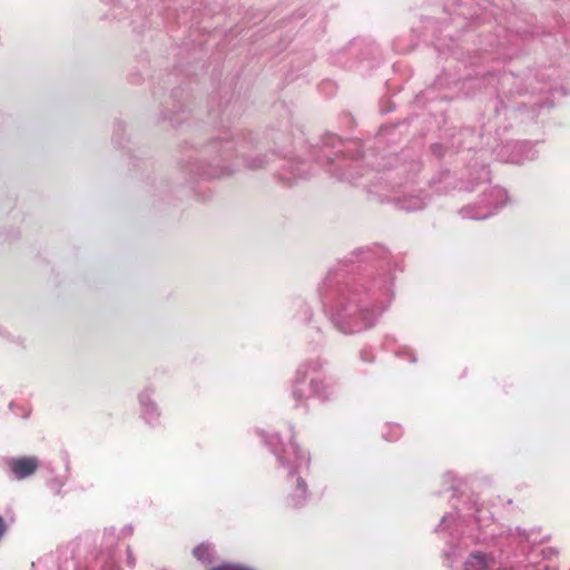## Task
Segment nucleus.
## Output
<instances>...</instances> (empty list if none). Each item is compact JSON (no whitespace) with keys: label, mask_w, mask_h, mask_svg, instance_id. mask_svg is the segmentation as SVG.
I'll return each mask as SVG.
<instances>
[{"label":"nucleus","mask_w":570,"mask_h":570,"mask_svg":"<svg viewBox=\"0 0 570 570\" xmlns=\"http://www.w3.org/2000/svg\"><path fill=\"white\" fill-rule=\"evenodd\" d=\"M325 313L342 333L353 334L372 327L393 298L391 282L326 283L321 293Z\"/></svg>","instance_id":"f257e3e1"},{"label":"nucleus","mask_w":570,"mask_h":570,"mask_svg":"<svg viewBox=\"0 0 570 570\" xmlns=\"http://www.w3.org/2000/svg\"><path fill=\"white\" fill-rule=\"evenodd\" d=\"M267 445L277 458L279 464L287 470L288 476L295 478L296 489L289 495L293 507H301L307 499V485L303 479V474L308 470L311 458L307 453L299 449L293 441L292 431L289 430L288 443H284L278 433H274L266 439Z\"/></svg>","instance_id":"f03ea898"},{"label":"nucleus","mask_w":570,"mask_h":570,"mask_svg":"<svg viewBox=\"0 0 570 570\" xmlns=\"http://www.w3.org/2000/svg\"><path fill=\"white\" fill-rule=\"evenodd\" d=\"M334 394V385L324 376L320 360H309L298 366L292 387V396L297 406L311 397L325 402Z\"/></svg>","instance_id":"7ed1b4c3"},{"label":"nucleus","mask_w":570,"mask_h":570,"mask_svg":"<svg viewBox=\"0 0 570 570\" xmlns=\"http://www.w3.org/2000/svg\"><path fill=\"white\" fill-rule=\"evenodd\" d=\"M507 200L508 195L505 189L498 186H491L483 191L478 206H466L461 209L460 214L463 218L468 219H485L503 207L507 204Z\"/></svg>","instance_id":"20e7f679"},{"label":"nucleus","mask_w":570,"mask_h":570,"mask_svg":"<svg viewBox=\"0 0 570 570\" xmlns=\"http://www.w3.org/2000/svg\"><path fill=\"white\" fill-rule=\"evenodd\" d=\"M139 414L142 421L150 426H158L161 423V411L155 400V389L144 387L138 393Z\"/></svg>","instance_id":"39448f33"},{"label":"nucleus","mask_w":570,"mask_h":570,"mask_svg":"<svg viewBox=\"0 0 570 570\" xmlns=\"http://www.w3.org/2000/svg\"><path fill=\"white\" fill-rule=\"evenodd\" d=\"M537 150L528 141L514 142L502 148L501 158L512 164H523L537 157Z\"/></svg>","instance_id":"423d86ee"},{"label":"nucleus","mask_w":570,"mask_h":570,"mask_svg":"<svg viewBox=\"0 0 570 570\" xmlns=\"http://www.w3.org/2000/svg\"><path fill=\"white\" fill-rule=\"evenodd\" d=\"M517 534L522 543H527L529 548H531L530 552L521 560L517 570H549L548 567L538 568L535 563L540 559V553L533 548L537 543V535L532 531H525L521 529H517Z\"/></svg>","instance_id":"0eeeda50"},{"label":"nucleus","mask_w":570,"mask_h":570,"mask_svg":"<svg viewBox=\"0 0 570 570\" xmlns=\"http://www.w3.org/2000/svg\"><path fill=\"white\" fill-rule=\"evenodd\" d=\"M7 465L16 480H23L36 472L39 461L35 456L11 458L7 461Z\"/></svg>","instance_id":"6e6552de"},{"label":"nucleus","mask_w":570,"mask_h":570,"mask_svg":"<svg viewBox=\"0 0 570 570\" xmlns=\"http://www.w3.org/2000/svg\"><path fill=\"white\" fill-rule=\"evenodd\" d=\"M497 561L481 552H473L464 563V570H499Z\"/></svg>","instance_id":"1a4fd4ad"},{"label":"nucleus","mask_w":570,"mask_h":570,"mask_svg":"<svg viewBox=\"0 0 570 570\" xmlns=\"http://www.w3.org/2000/svg\"><path fill=\"white\" fill-rule=\"evenodd\" d=\"M193 554L202 563L209 564L214 561L215 550L209 543H200L194 548Z\"/></svg>","instance_id":"9d476101"},{"label":"nucleus","mask_w":570,"mask_h":570,"mask_svg":"<svg viewBox=\"0 0 570 570\" xmlns=\"http://www.w3.org/2000/svg\"><path fill=\"white\" fill-rule=\"evenodd\" d=\"M425 204V198L422 196H406L400 200V208L406 212H413L422 209Z\"/></svg>","instance_id":"9b49d317"},{"label":"nucleus","mask_w":570,"mask_h":570,"mask_svg":"<svg viewBox=\"0 0 570 570\" xmlns=\"http://www.w3.org/2000/svg\"><path fill=\"white\" fill-rule=\"evenodd\" d=\"M473 522L480 528H487L493 519L492 512L484 508H475L474 513L472 514Z\"/></svg>","instance_id":"f8f14e48"},{"label":"nucleus","mask_w":570,"mask_h":570,"mask_svg":"<svg viewBox=\"0 0 570 570\" xmlns=\"http://www.w3.org/2000/svg\"><path fill=\"white\" fill-rule=\"evenodd\" d=\"M452 527L454 528V532H460L459 528L461 524L459 523L456 513H449L444 515L438 527V531L451 530ZM451 535H453V531H451Z\"/></svg>","instance_id":"ddd939ff"},{"label":"nucleus","mask_w":570,"mask_h":570,"mask_svg":"<svg viewBox=\"0 0 570 570\" xmlns=\"http://www.w3.org/2000/svg\"><path fill=\"white\" fill-rule=\"evenodd\" d=\"M245 166L249 169H258L267 163L265 155H256L253 159L244 156Z\"/></svg>","instance_id":"4468645a"},{"label":"nucleus","mask_w":570,"mask_h":570,"mask_svg":"<svg viewBox=\"0 0 570 570\" xmlns=\"http://www.w3.org/2000/svg\"><path fill=\"white\" fill-rule=\"evenodd\" d=\"M234 153H236V147L233 141H225L219 147V156L222 160H228Z\"/></svg>","instance_id":"2eb2a0df"},{"label":"nucleus","mask_w":570,"mask_h":570,"mask_svg":"<svg viewBox=\"0 0 570 570\" xmlns=\"http://www.w3.org/2000/svg\"><path fill=\"white\" fill-rule=\"evenodd\" d=\"M444 556L450 562H454L461 556V552L454 544L449 543L448 548L444 550Z\"/></svg>","instance_id":"dca6fc26"},{"label":"nucleus","mask_w":570,"mask_h":570,"mask_svg":"<svg viewBox=\"0 0 570 570\" xmlns=\"http://www.w3.org/2000/svg\"><path fill=\"white\" fill-rule=\"evenodd\" d=\"M233 171H234V168L222 167L218 170L205 173V176H207L208 178H216V177H223V176L229 175Z\"/></svg>","instance_id":"f3484780"},{"label":"nucleus","mask_w":570,"mask_h":570,"mask_svg":"<svg viewBox=\"0 0 570 570\" xmlns=\"http://www.w3.org/2000/svg\"><path fill=\"white\" fill-rule=\"evenodd\" d=\"M212 570H254V569L242 566V564H223V566L216 567Z\"/></svg>","instance_id":"a211bd4d"},{"label":"nucleus","mask_w":570,"mask_h":570,"mask_svg":"<svg viewBox=\"0 0 570 570\" xmlns=\"http://www.w3.org/2000/svg\"><path fill=\"white\" fill-rule=\"evenodd\" d=\"M104 538L106 540V544L107 546L114 544L115 539H116L115 529L114 528L106 529L105 532H104Z\"/></svg>","instance_id":"6ab92c4d"},{"label":"nucleus","mask_w":570,"mask_h":570,"mask_svg":"<svg viewBox=\"0 0 570 570\" xmlns=\"http://www.w3.org/2000/svg\"><path fill=\"white\" fill-rule=\"evenodd\" d=\"M65 482L58 479H53L49 482V487L56 493H59L60 489L63 487Z\"/></svg>","instance_id":"aec40b11"},{"label":"nucleus","mask_w":570,"mask_h":570,"mask_svg":"<svg viewBox=\"0 0 570 570\" xmlns=\"http://www.w3.org/2000/svg\"><path fill=\"white\" fill-rule=\"evenodd\" d=\"M489 178H490L489 169L487 167H482L480 170L479 180L487 183V181H489Z\"/></svg>","instance_id":"412c9836"},{"label":"nucleus","mask_w":570,"mask_h":570,"mask_svg":"<svg viewBox=\"0 0 570 570\" xmlns=\"http://www.w3.org/2000/svg\"><path fill=\"white\" fill-rule=\"evenodd\" d=\"M127 561L130 567L135 566V558L130 550L127 551Z\"/></svg>","instance_id":"4be33fe9"},{"label":"nucleus","mask_w":570,"mask_h":570,"mask_svg":"<svg viewBox=\"0 0 570 570\" xmlns=\"http://www.w3.org/2000/svg\"><path fill=\"white\" fill-rule=\"evenodd\" d=\"M6 531V525L3 519L0 517V538L3 535Z\"/></svg>","instance_id":"5701e85b"},{"label":"nucleus","mask_w":570,"mask_h":570,"mask_svg":"<svg viewBox=\"0 0 570 570\" xmlns=\"http://www.w3.org/2000/svg\"><path fill=\"white\" fill-rule=\"evenodd\" d=\"M399 435H400V428H397V426H396V428H395V435H394L393 438H386V439H387V440H391V441H392V440H396V439L399 438Z\"/></svg>","instance_id":"b1692460"},{"label":"nucleus","mask_w":570,"mask_h":570,"mask_svg":"<svg viewBox=\"0 0 570 570\" xmlns=\"http://www.w3.org/2000/svg\"><path fill=\"white\" fill-rule=\"evenodd\" d=\"M122 532H124V534H125V535H129V534H131V533H132V528H131V527L125 528V529L122 530Z\"/></svg>","instance_id":"393cba45"},{"label":"nucleus","mask_w":570,"mask_h":570,"mask_svg":"<svg viewBox=\"0 0 570 570\" xmlns=\"http://www.w3.org/2000/svg\"><path fill=\"white\" fill-rule=\"evenodd\" d=\"M406 353L410 355L411 362H415V357H414L412 351H406Z\"/></svg>","instance_id":"a878e982"},{"label":"nucleus","mask_w":570,"mask_h":570,"mask_svg":"<svg viewBox=\"0 0 570 570\" xmlns=\"http://www.w3.org/2000/svg\"><path fill=\"white\" fill-rule=\"evenodd\" d=\"M305 315H306L305 320H308L309 318V311L308 309H306Z\"/></svg>","instance_id":"bb28decb"}]
</instances>
